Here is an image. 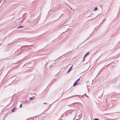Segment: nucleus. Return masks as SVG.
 Instances as JSON below:
<instances>
[{
    "label": "nucleus",
    "mask_w": 120,
    "mask_h": 120,
    "mask_svg": "<svg viewBox=\"0 0 120 120\" xmlns=\"http://www.w3.org/2000/svg\"><path fill=\"white\" fill-rule=\"evenodd\" d=\"M80 79V78H79V79H78L73 84V86H75L76 85H77L78 84V83L79 80V79Z\"/></svg>",
    "instance_id": "obj_1"
},
{
    "label": "nucleus",
    "mask_w": 120,
    "mask_h": 120,
    "mask_svg": "<svg viewBox=\"0 0 120 120\" xmlns=\"http://www.w3.org/2000/svg\"><path fill=\"white\" fill-rule=\"evenodd\" d=\"M76 103H73L71 104V109H74V107L75 106V104H76Z\"/></svg>",
    "instance_id": "obj_2"
},
{
    "label": "nucleus",
    "mask_w": 120,
    "mask_h": 120,
    "mask_svg": "<svg viewBox=\"0 0 120 120\" xmlns=\"http://www.w3.org/2000/svg\"><path fill=\"white\" fill-rule=\"evenodd\" d=\"M117 78H115L112 81V82H115L117 80Z\"/></svg>",
    "instance_id": "obj_3"
},
{
    "label": "nucleus",
    "mask_w": 120,
    "mask_h": 120,
    "mask_svg": "<svg viewBox=\"0 0 120 120\" xmlns=\"http://www.w3.org/2000/svg\"><path fill=\"white\" fill-rule=\"evenodd\" d=\"M30 46H26V45H24V46H22V47H21V48H20V49H22V48H25V47H29Z\"/></svg>",
    "instance_id": "obj_4"
},
{
    "label": "nucleus",
    "mask_w": 120,
    "mask_h": 120,
    "mask_svg": "<svg viewBox=\"0 0 120 120\" xmlns=\"http://www.w3.org/2000/svg\"><path fill=\"white\" fill-rule=\"evenodd\" d=\"M90 54V52H87L86 54L84 56V58L86 56H87L89 55Z\"/></svg>",
    "instance_id": "obj_5"
},
{
    "label": "nucleus",
    "mask_w": 120,
    "mask_h": 120,
    "mask_svg": "<svg viewBox=\"0 0 120 120\" xmlns=\"http://www.w3.org/2000/svg\"><path fill=\"white\" fill-rule=\"evenodd\" d=\"M73 66H72L68 70V71H67V72H69L71 70V69H72V67H73Z\"/></svg>",
    "instance_id": "obj_6"
},
{
    "label": "nucleus",
    "mask_w": 120,
    "mask_h": 120,
    "mask_svg": "<svg viewBox=\"0 0 120 120\" xmlns=\"http://www.w3.org/2000/svg\"><path fill=\"white\" fill-rule=\"evenodd\" d=\"M16 108H15V107L13 109H12V111H11L12 112H14L16 110Z\"/></svg>",
    "instance_id": "obj_7"
},
{
    "label": "nucleus",
    "mask_w": 120,
    "mask_h": 120,
    "mask_svg": "<svg viewBox=\"0 0 120 120\" xmlns=\"http://www.w3.org/2000/svg\"><path fill=\"white\" fill-rule=\"evenodd\" d=\"M23 26H20L19 27H18L17 29H20V28H23Z\"/></svg>",
    "instance_id": "obj_8"
},
{
    "label": "nucleus",
    "mask_w": 120,
    "mask_h": 120,
    "mask_svg": "<svg viewBox=\"0 0 120 120\" xmlns=\"http://www.w3.org/2000/svg\"><path fill=\"white\" fill-rule=\"evenodd\" d=\"M97 9H98L97 8V7H95L94 8V10H95V11H96V10H97Z\"/></svg>",
    "instance_id": "obj_9"
},
{
    "label": "nucleus",
    "mask_w": 120,
    "mask_h": 120,
    "mask_svg": "<svg viewBox=\"0 0 120 120\" xmlns=\"http://www.w3.org/2000/svg\"><path fill=\"white\" fill-rule=\"evenodd\" d=\"M33 99V98H32V97H31L30 98V100H31V99Z\"/></svg>",
    "instance_id": "obj_10"
},
{
    "label": "nucleus",
    "mask_w": 120,
    "mask_h": 120,
    "mask_svg": "<svg viewBox=\"0 0 120 120\" xmlns=\"http://www.w3.org/2000/svg\"><path fill=\"white\" fill-rule=\"evenodd\" d=\"M72 109L70 110L69 111V112H72Z\"/></svg>",
    "instance_id": "obj_11"
},
{
    "label": "nucleus",
    "mask_w": 120,
    "mask_h": 120,
    "mask_svg": "<svg viewBox=\"0 0 120 120\" xmlns=\"http://www.w3.org/2000/svg\"><path fill=\"white\" fill-rule=\"evenodd\" d=\"M22 104H21L20 106V107H19L20 108H21L22 107Z\"/></svg>",
    "instance_id": "obj_12"
},
{
    "label": "nucleus",
    "mask_w": 120,
    "mask_h": 120,
    "mask_svg": "<svg viewBox=\"0 0 120 120\" xmlns=\"http://www.w3.org/2000/svg\"><path fill=\"white\" fill-rule=\"evenodd\" d=\"M94 120H99L98 119L96 118Z\"/></svg>",
    "instance_id": "obj_13"
},
{
    "label": "nucleus",
    "mask_w": 120,
    "mask_h": 120,
    "mask_svg": "<svg viewBox=\"0 0 120 120\" xmlns=\"http://www.w3.org/2000/svg\"><path fill=\"white\" fill-rule=\"evenodd\" d=\"M68 106H71V105H68Z\"/></svg>",
    "instance_id": "obj_14"
},
{
    "label": "nucleus",
    "mask_w": 120,
    "mask_h": 120,
    "mask_svg": "<svg viewBox=\"0 0 120 120\" xmlns=\"http://www.w3.org/2000/svg\"><path fill=\"white\" fill-rule=\"evenodd\" d=\"M85 57L84 58H83V61H85Z\"/></svg>",
    "instance_id": "obj_15"
},
{
    "label": "nucleus",
    "mask_w": 120,
    "mask_h": 120,
    "mask_svg": "<svg viewBox=\"0 0 120 120\" xmlns=\"http://www.w3.org/2000/svg\"><path fill=\"white\" fill-rule=\"evenodd\" d=\"M47 104V103H43V104Z\"/></svg>",
    "instance_id": "obj_16"
},
{
    "label": "nucleus",
    "mask_w": 120,
    "mask_h": 120,
    "mask_svg": "<svg viewBox=\"0 0 120 120\" xmlns=\"http://www.w3.org/2000/svg\"><path fill=\"white\" fill-rule=\"evenodd\" d=\"M1 0H0V3H1Z\"/></svg>",
    "instance_id": "obj_17"
},
{
    "label": "nucleus",
    "mask_w": 120,
    "mask_h": 120,
    "mask_svg": "<svg viewBox=\"0 0 120 120\" xmlns=\"http://www.w3.org/2000/svg\"><path fill=\"white\" fill-rule=\"evenodd\" d=\"M19 50H17V52H18V51H19Z\"/></svg>",
    "instance_id": "obj_18"
},
{
    "label": "nucleus",
    "mask_w": 120,
    "mask_h": 120,
    "mask_svg": "<svg viewBox=\"0 0 120 120\" xmlns=\"http://www.w3.org/2000/svg\"><path fill=\"white\" fill-rule=\"evenodd\" d=\"M74 119H73L72 120H74Z\"/></svg>",
    "instance_id": "obj_19"
}]
</instances>
